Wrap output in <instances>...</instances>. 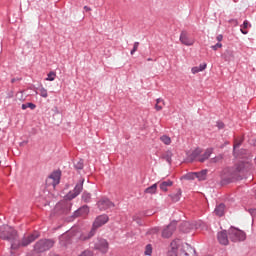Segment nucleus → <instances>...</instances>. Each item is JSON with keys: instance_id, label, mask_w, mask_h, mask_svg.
<instances>
[{"instance_id": "1", "label": "nucleus", "mask_w": 256, "mask_h": 256, "mask_svg": "<svg viewBox=\"0 0 256 256\" xmlns=\"http://www.w3.org/2000/svg\"><path fill=\"white\" fill-rule=\"evenodd\" d=\"M249 168L245 162H239L234 167H227L223 170L221 175V184L229 185V183H235V181H241L247 177Z\"/></svg>"}, {"instance_id": "2", "label": "nucleus", "mask_w": 256, "mask_h": 256, "mask_svg": "<svg viewBox=\"0 0 256 256\" xmlns=\"http://www.w3.org/2000/svg\"><path fill=\"white\" fill-rule=\"evenodd\" d=\"M0 239L3 241H8L11 243L10 249L15 251L19 248V235L17 234V230L9 225H2L0 227Z\"/></svg>"}, {"instance_id": "3", "label": "nucleus", "mask_w": 256, "mask_h": 256, "mask_svg": "<svg viewBox=\"0 0 256 256\" xmlns=\"http://www.w3.org/2000/svg\"><path fill=\"white\" fill-rule=\"evenodd\" d=\"M107 223H109V216L107 214L97 216L92 224L90 233L82 234L80 237L81 241H87L91 239V237H94L95 233H97V229L103 227V225H107Z\"/></svg>"}, {"instance_id": "4", "label": "nucleus", "mask_w": 256, "mask_h": 256, "mask_svg": "<svg viewBox=\"0 0 256 256\" xmlns=\"http://www.w3.org/2000/svg\"><path fill=\"white\" fill-rule=\"evenodd\" d=\"M55 245V240L53 239H40L34 244L35 253H45L49 251Z\"/></svg>"}, {"instance_id": "5", "label": "nucleus", "mask_w": 256, "mask_h": 256, "mask_svg": "<svg viewBox=\"0 0 256 256\" xmlns=\"http://www.w3.org/2000/svg\"><path fill=\"white\" fill-rule=\"evenodd\" d=\"M228 237L232 243H239L247 239L245 232L233 227L228 230Z\"/></svg>"}, {"instance_id": "6", "label": "nucleus", "mask_w": 256, "mask_h": 256, "mask_svg": "<svg viewBox=\"0 0 256 256\" xmlns=\"http://www.w3.org/2000/svg\"><path fill=\"white\" fill-rule=\"evenodd\" d=\"M83 183H85V179L81 178L78 181V183L75 185L73 191H70L66 195V199H68V201H73V199H75L76 197H79V195H81V191H83Z\"/></svg>"}, {"instance_id": "7", "label": "nucleus", "mask_w": 256, "mask_h": 256, "mask_svg": "<svg viewBox=\"0 0 256 256\" xmlns=\"http://www.w3.org/2000/svg\"><path fill=\"white\" fill-rule=\"evenodd\" d=\"M175 231H177V221L173 220L172 222H170V224L162 229L163 239H169L173 236V233H175Z\"/></svg>"}, {"instance_id": "8", "label": "nucleus", "mask_w": 256, "mask_h": 256, "mask_svg": "<svg viewBox=\"0 0 256 256\" xmlns=\"http://www.w3.org/2000/svg\"><path fill=\"white\" fill-rule=\"evenodd\" d=\"M93 245L94 249L96 251H100L101 253H107V251H109V242L103 238H97L94 240Z\"/></svg>"}, {"instance_id": "9", "label": "nucleus", "mask_w": 256, "mask_h": 256, "mask_svg": "<svg viewBox=\"0 0 256 256\" xmlns=\"http://www.w3.org/2000/svg\"><path fill=\"white\" fill-rule=\"evenodd\" d=\"M97 207L100 211H107V209L115 207V203L109 200V198L103 197L97 202Z\"/></svg>"}, {"instance_id": "10", "label": "nucleus", "mask_w": 256, "mask_h": 256, "mask_svg": "<svg viewBox=\"0 0 256 256\" xmlns=\"http://www.w3.org/2000/svg\"><path fill=\"white\" fill-rule=\"evenodd\" d=\"M179 256H197V251L191 245L185 243L179 250Z\"/></svg>"}, {"instance_id": "11", "label": "nucleus", "mask_w": 256, "mask_h": 256, "mask_svg": "<svg viewBox=\"0 0 256 256\" xmlns=\"http://www.w3.org/2000/svg\"><path fill=\"white\" fill-rule=\"evenodd\" d=\"M71 203L62 202L56 205V211H59L60 215H69L71 213Z\"/></svg>"}, {"instance_id": "12", "label": "nucleus", "mask_w": 256, "mask_h": 256, "mask_svg": "<svg viewBox=\"0 0 256 256\" xmlns=\"http://www.w3.org/2000/svg\"><path fill=\"white\" fill-rule=\"evenodd\" d=\"M52 181V185L53 187H57V185H59V183H61V170H56V171H53L48 179L46 180L47 182L49 181Z\"/></svg>"}, {"instance_id": "13", "label": "nucleus", "mask_w": 256, "mask_h": 256, "mask_svg": "<svg viewBox=\"0 0 256 256\" xmlns=\"http://www.w3.org/2000/svg\"><path fill=\"white\" fill-rule=\"evenodd\" d=\"M36 239H39V233L35 232L33 234H30L28 237H24L22 239V242H19V247H27L28 245H31V243H33V241H35Z\"/></svg>"}, {"instance_id": "14", "label": "nucleus", "mask_w": 256, "mask_h": 256, "mask_svg": "<svg viewBox=\"0 0 256 256\" xmlns=\"http://www.w3.org/2000/svg\"><path fill=\"white\" fill-rule=\"evenodd\" d=\"M217 240L220 245H229V234H227V230L218 232Z\"/></svg>"}, {"instance_id": "15", "label": "nucleus", "mask_w": 256, "mask_h": 256, "mask_svg": "<svg viewBox=\"0 0 256 256\" xmlns=\"http://www.w3.org/2000/svg\"><path fill=\"white\" fill-rule=\"evenodd\" d=\"M180 42L182 45H186L187 47H191L193 45V40L189 39V35L187 34V31L182 30L180 34Z\"/></svg>"}, {"instance_id": "16", "label": "nucleus", "mask_w": 256, "mask_h": 256, "mask_svg": "<svg viewBox=\"0 0 256 256\" xmlns=\"http://www.w3.org/2000/svg\"><path fill=\"white\" fill-rule=\"evenodd\" d=\"M160 159L171 165V163H173V152L171 150H167L166 152L162 153Z\"/></svg>"}, {"instance_id": "17", "label": "nucleus", "mask_w": 256, "mask_h": 256, "mask_svg": "<svg viewBox=\"0 0 256 256\" xmlns=\"http://www.w3.org/2000/svg\"><path fill=\"white\" fill-rule=\"evenodd\" d=\"M212 154H213V148H208V149H206L205 152L199 157L198 161H199L200 163H205V161H207V159H209Z\"/></svg>"}, {"instance_id": "18", "label": "nucleus", "mask_w": 256, "mask_h": 256, "mask_svg": "<svg viewBox=\"0 0 256 256\" xmlns=\"http://www.w3.org/2000/svg\"><path fill=\"white\" fill-rule=\"evenodd\" d=\"M222 58L224 59V61H233V59H235V52H233V50L231 49H227L222 54Z\"/></svg>"}, {"instance_id": "19", "label": "nucleus", "mask_w": 256, "mask_h": 256, "mask_svg": "<svg viewBox=\"0 0 256 256\" xmlns=\"http://www.w3.org/2000/svg\"><path fill=\"white\" fill-rule=\"evenodd\" d=\"M214 215H216L217 217H223V215H225V204L224 203H220V204L216 205L215 210H214Z\"/></svg>"}, {"instance_id": "20", "label": "nucleus", "mask_w": 256, "mask_h": 256, "mask_svg": "<svg viewBox=\"0 0 256 256\" xmlns=\"http://www.w3.org/2000/svg\"><path fill=\"white\" fill-rule=\"evenodd\" d=\"M191 229H193V225H191V223H189V222H182L179 226V230L182 233H189V231H191Z\"/></svg>"}, {"instance_id": "21", "label": "nucleus", "mask_w": 256, "mask_h": 256, "mask_svg": "<svg viewBox=\"0 0 256 256\" xmlns=\"http://www.w3.org/2000/svg\"><path fill=\"white\" fill-rule=\"evenodd\" d=\"M172 186H173V181L171 180L163 181L162 183H160V190L167 193L168 187H172Z\"/></svg>"}, {"instance_id": "22", "label": "nucleus", "mask_w": 256, "mask_h": 256, "mask_svg": "<svg viewBox=\"0 0 256 256\" xmlns=\"http://www.w3.org/2000/svg\"><path fill=\"white\" fill-rule=\"evenodd\" d=\"M251 27V23H249V21L245 20L243 22V24L240 26V31L242 35H247V33H249V31H247V29H249Z\"/></svg>"}, {"instance_id": "23", "label": "nucleus", "mask_w": 256, "mask_h": 256, "mask_svg": "<svg viewBox=\"0 0 256 256\" xmlns=\"http://www.w3.org/2000/svg\"><path fill=\"white\" fill-rule=\"evenodd\" d=\"M84 163H85V161L83 159L74 161V169H76V171H83V168L85 167Z\"/></svg>"}, {"instance_id": "24", "label": "nucleus", "mask_w": 256, "mask_h": 256, "mask_svg": "<svg viewBox=\"0 0 256 256\" xmlns=\"http://www.w3.org/2000/svg\"><path fill=\"white\" fill-rule=\"evenodd\" d=\"M196 174V179H198V181H205L207 179V169L202 170L200 172H195Z\"/></svg>"}, {"instance_id": "25", "label": "nucleus", "mask_w": 256, "mask_h": 256, "mask_svg": "<svg viewBox=\"0 0 256 256\" xmlns=\"http://www.w3.org/2000/svg\"><path fill=\"white\" fill-rule=\"evenodd\" d=\"M144 193L148 194V195H155L157 193V183L149 186L148 188H146L144 190Z\"/></svg>"}, {"instance_id": "26", "label": "nucleus", "mask_w": 256, "mask_h": 256, "mask_svg": "<svg viewBox=\"0 0 256 256\" xmlns=\"http://www.w3.org/2000/svg\"><path fill=\"white\" fill-rule=\"evenodd\" d=\"M83 203H91V193L84 191L81 196Z\"/></svg>"}, {"instance_id": "27", "label": "nucleus", "mask_w": 256, "mask_h": 256, "mask_svg": "<svg viewBox=\"0 0 256 256\" xmlns=\"http://www.w3.org/2000/svg\"><path fill=\"white\" fill-rule=\"evenodd\" d=\"M169 197H171L173 203H177L181 199V189H178L176 194H170Z\"/></svg>"}, {"instance_id": "28", "label": "nucleus", "mask_w": 256, "mask_h": 256, "mask_svg": "<svg viewBox=\"0 0 256 256\" xmlns=\"http://www.w3.org/2000/svg\"><path fill=\"white\" fill-rule=\"evenodd\" d=\"M167 256H177V247L175 246V242L171 243V249L168 250Z\"/></svg>"}, {"instance_id": "29", "label": "nucleus", "mask_w": 256, "mask_h": 256, "mask_svg": "<svg viewBox=\"0 0 256 256\" xmlns=\"http://www.w3.org/2000/svg\"><path fill=\"white\" fill-rule=\"evenodd\" d=\"M202 151L201 148H196L194 151H192V153L190 154V159L193 161L195 159H197V157H199V155H201Z\"/></svg>"}, {"instance_id": "30", "label": "nucleus", "mask_w": 256, "mask_h": 256, "mask_svg": "<svg viewBox=\"0 0 256 256\" xmlns=\"http://www.w3.org/2000/svg\"><path fill=\"white\" fill-rule=\"evenodd\" d=\"M80 212V217H83L85 215H89V206L83 205L82 207L78 208Z\"/></svg>"}, {"instance_id": "31", "label": "nucleus", "mask_w": 256, "mask_h": 256, "mask_svg": "<svg viewBox=\"0 0 256 256\" xmlns=\"http://www.w3.org/2000/svg\"><path fill=\"white\" fill-rule=\"evenodd\" d=\"M182 179H185L186 181H193L196 179V174L195 172H190L182 176Z\"/></svg>"}, {"instance_id": "32", "label": "nucleus", "mask_w": 256, "mask_h": 256, "mask_svg": "<svg viewBox=\"0 0 256 256\" xmlns=\"http://www.w3.org/2000/svg\"><path fill=\"white\" fill-rule=\"evenodd\" d=\"M37 105L33 104V102H28L25 104H22V109L25 111V109H36Z\"/></svg>"}, {"instance_id": "33", "label": "nucleus", "mask_w": 256, "mask_h": 256, "mask_svg": "<svg viewBox=\"0 0 256 256\" xmlns=\"http://www.w3.org/2000/svg\"><path fill=\"white\" fill-rule=\"evenodd\" d=\"M160 141H162V143H164V145H171V137H169L167 135L161 136Z\"/></svg>"}, {"instance_id": "34", "label": "nucleus", "mask_w": 256, "mask_h": 256, "mask_svg": "<svg viewBox=\"0 0 256 256\" xmlns=\"http://www.w3.org/2000/svg\"><path fill=\"white\" fill-rule=\"evenodd\" d=\"M77 217H81V214L79 212V208L73 212V214L67 218L68 221H74V219H77Z\"/></svg>"}, {"instance_id": "35", "label": "nucleus", "mask_w": 256, "mask_h": 256, "mask_svg": "<svg viewBox=\"0 0 256 256\" xmlns=\"http://www.w3.org/2000/svg\"><path fill=\"white\" fill-rule=\"evenodd\" d=\"M152 253H153V246H151V244H147L145 247L144 255L151 256Z\"/></svg>"}, {"instance_id": "36", "label": "nucleus", "mask_w": 256, "mask_h": 256, "mask_svg": "<svg viewBox=\"0 0 256 256\" xmlns=\"http://www.w3.org/2000/svg\"><path fill=\"white\" fill-rule=\"evenodd\" d=\"M39 91H40V95H41L44 99H47V97H49V94L47 93V89H45V87L40 86Z\"/></svg>"}, {"instance_id": "37", "label": "nucleus", "mask_w": 256, "mask_h": 256, "mask_svg": "<svg viewBox=\"0 0 256 256\" xmlns=\"http://www.w3.org/2000/svg\"><path fill=\"white\" fill-rule=\"evenodd\" d=\"M55 77H57V74L55 72L51 71L48 73L46 81H55Z\"/></svg>"}, {"instance_id": "38", "label": "nucleus", "mask_w": 256, "mask_h": 256, "mask_svg": "<svg viewBox=\"0 0 256 256\" xmlns=\"http://www.w3.org/2000/svg\"><path fill=\"white\" fill-rule=\"evenodd\" d=\"M153 215V211L145 210L140 212V217H151Z\"/></svg>"}, {"instance_id": "39", "label": "nucleus", "mask_w": 256, "mask_h": 256, "mask_svg": "<svg viewBox=\"0 0 256 256\" xmlns=\"http://www.w3.org/2000/svg\"><path fill=\"white\" fill-rule=\"evenodd\" d=\"M137 49H139V42H135L134 45H133V48L131 50V55H135Z\"/></svg>"}, {"instance_id": "40", "label": "nucleus", "mask_w": 256, "mask_h": 256, "mask_svg": "<svg viewBox=\"0 0 256 256\" xmlns=\"http://www.w3.org/2000/svg\"><path fill=\"white\" fill-rule=\"evenodd\" d=\"M133 221H135L137 223V225H143V221L141 220V217L135 215L133 216Z\"/></svg>"}, {"instance_id": "41", "label": "nucleus", "mask_w": 256, "mask_h": 256, "mask_svg": "<svg viewBox=\"0 0 256 256\" xmlns=\"http://www.w3.org/2000/svg\"><path fill=\"white\" fill-rule=\"evenodd\" d=\"M222 47H223V44L218 42L215 45L211 46V49H213V51H217L218 49H221Z\"/></svg>"}, {"instance_id": "42", "label": "nucleus", "mask_w": 256, "mask_h": 256, "mask_svg": "<svg viewBox=\"0 0 256 256\" xmlns=\"http://www.w3.org/2000/svg\"><path fill=\"white\" fill-rule=\"evenodd\" d=\"M216 127H218V129H225V123H223L222 121H218Z\"/></svg>"}, {"instance_id": "43", "label": "nucleus", "mask_w": 256, "mask_h": 256, "mask_svg": "<svg viewBox=\"0 0 256 256\" xmlns=\"http://www.w3.org/2000/svg\"><path fill=\"white\" fill-rule=\"evenodd\" d=\"M205 69H207V64L206 63L200 64L198 66L199 71H205Z\"/></svg>"}, {"instance_id": "44", "label": "nucleus", "mask_w": 256, "mask_h": 256, "mask_svg": "<svg viewBox=\"0 0 256 256\" xmlns=\"http://www.w3.org/2000/svg\"><path fill=\"white\" fill-rule=\"evenodd\" d=\"M229 23H231V25H233L234 27H237V25H239V22L237 21V19H230Z\"/></svg>"}, {"instance_id": "45", "label": "nucleus", "mask_w": 256, "mask_h": 256, "mask_svg": "<svg viewBox=\"0 0 256 256\" xmlns=\"http://www.w3.org/2000/svg\"><path fill=\"white\" fill-rule=\"evenodd\" d=\"M201 71L199 70V67H193L192 68V73L195 75L196 73H200Z\"/></svg>"}, {"instance_id": "46", "label": "nucleus", "mask_w": 256, "mask_h": 256, "mask_svg": "<svg viewBox=\"0 0 256 256\" xmlns=\"http://www.w3.org/2000/svg\"><path fill=\"white\" fill-rule=\"evenodd\" d=\"M159 103H162V104L165 105V101H164L163 99H161V98H158V99L156 100V105H159Z\"/></svg>"}, {"instance_id": "47", "label": "nucleus", "mask_w": 256, "mask_h": 256, "mask_svg": "<svg viewBox=\"0 0 256 256\" xmlns=\"http://www.w3.org/2000/svg\"><path fill=\"white\" fill-rule=\"evenodd\" d=\"M155 109H156V111H161L163 109V106L156 104Z\"/></svg>"}, {"instance_id": "48", "label": "nucleus", "mask_w": 256, "mask_h": 256, "mask_svg": "<svg viewBox=\"0 0 256 256\" xmlns=\"http://www.w3.org/2000/svg\"><path fill=\"white\" fill-rule=\"evenodd\" d=\"M151 231H152V233H159V231H161V229L159 227H155Z\"/></svg>"}, {"instance_id": "49", "label": "nucleus", "mask_w": 256, "mask_h": 256, "mask_svg": "<svg viewBox=\"0 0 256 256\" xmlns=\"http://www.w3.org/2000/svg\"><path fill=\"white\" fill-rule=\"evenodd\" d=\"M217 41H219V42L223 41V35H221V34L218 35L217 36Z\"/></svg>"}, {"instance_id": "50", "label": "nucleus", "mask_w": 256, "mask_h": 256, "mask_svg": "<svg viewBox=\"0 0 256 256\" xmlns=\"http://www.w3.org/2000/svg\"><path fill=\"white\" fill-rule=\"evenodd\" d=\"M16 81H21V78H12L11 83H15Z\"/></svg>"}, {"instance_id": "51", "label": "nucleus", "mask_w": 256, "mask_h": 256, "mask_svg": "<svg viewBox=\"0 0 256 256\" xmlns=\"http://www.w3.org/2000/svg\"><path fill=\"white\" fill-rule=\"evenodd\" d=\"M27 143H29V141H23L20 143V147H23V145H27Z\"/></svg>"}, {"instance_id": "52", "label": "nucleus", "mask_w": 256, "mask_h": 256, "mask_svg": "<svg viewBox=\"0 0 256 256\" xmlns=\"http://www.w3.org/2000/svg\"><path fill=\"white\" fill-rule=\"evenodd\" d=\"M84 10L91 11V8H89L88 6H84Z\"/></svg>"}, {"instance_id": "53", "label": "nucleus", "mask_w": 256, "mask_h": 256, "mask_svg": "<svg viewBox=\"0 0 256 256\" xmlns=\"http://www.w3.org/2000/svg\"><path fill=\"white\" fill-rule=\"evenodd\" d=\"M239 145H241V143H237L234 145V149H237V147H239Z\"/></svg>"}, {"instance_id": "54", "label": "nucleus", "mask_w": 256, "mask_h": 256, "mask_svg": "<svg viewBox=\"0 0 256 256\" xmlns=\"http://www.w3.org/2000/svg\"><path fill=\"white\" fill-rule=\"evenodd\" d=\"M255 210L254 209H250L249 210V213L251 214V215H253V212H254Z\"/></svg>"}, {"instance_id": "55", "label": "nucleus", "mask_w": 256, "mask_h": 256, "mask_svg": "<svg viewBox=\"0 0 256 256\" xmlns=\"http://www.w3.org/2000/svg\"><path fill=\"white\" fill-rule=\"evenodd\" d=\"M147 61H153V58H148Z\"/></svg>"}, {"instance_id": "56", "label": "nucleus", "mask_w": 256, "mask_h": 256, "mask_svg": "<svg viewBox=\"0 0 256 256\" xmlns=\"http://www.w3.org/2000/svg\"><path fill=\"white\" fill-rule=\"evenodd\" d=\"M214 163L217 161L216 158H213Z\"/></svg>"}, {"instance_id": "57", "label": "nucleus", "mask_w": 256, "mask_h": 256, "mask_svg": "<svg viewBox=\"0 0 256 256\" xmlns=\"http://www.w3.org/2000/svg\"><path fill=\"white\" fill-rule=\"evenodd\" d=\"M11 255L13 256V251H11Z\"/></svg>"}, {"instance_id": "58", "label": "nucleus", "mask_w": 256, "mask_h": 256, "mask_svg": "<svg viewBox=\"0 0 256 256\" xmlns=\"http://www.w3.org/2000/svg\"><path fill=\"white\" fill-rule=\"evenodd\" d=\"M0 165H1V161H0Z\"/></svg>"}]
</instances>
